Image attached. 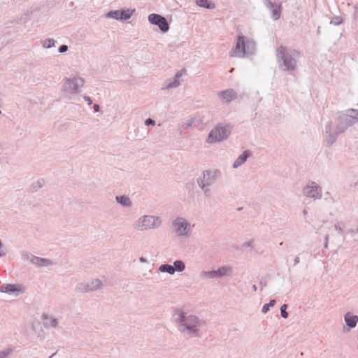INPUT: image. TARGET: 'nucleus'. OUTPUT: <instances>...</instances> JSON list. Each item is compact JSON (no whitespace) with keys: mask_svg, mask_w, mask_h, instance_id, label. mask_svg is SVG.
Instances as JSON below:
<instances>
[{"mask_svg":"<svg viewBox=\"0 0 358 358\" xmlns=\"http://www.w3.org/2000/svg\"><path fill=\"white\" fill-rule=\"evenodd\" d=\"M84 99L87 102L88 105H91L92 103V101L90 96H85Z\"/></svg>","mask_w":358,"mask_h":358,"instance_id":"c9c22d12","label":"nucleus"},{"mask_svg":"<svg viewBox=\"0 0 358 358\" xmlns=\"http://www.w3.org/2000/svg\"><path fill=\"white\" fill-rule=\"evenodd\" d=\"M357 340H358V335H357Z\"/></svg>","mask_w":358,"mask_h":358,"instance_id":"49530a36","label":"nucleus"},{"mask_svg":"<svg viewBox=\"0 0 358 358\" xmlns=\"http://www.w3.org/2000/svg\"><path fill=\"white\" fill-rule=\"evenodd\" d=\"M275 304V300L272 299L269 301L268 303H266L263 306L262 312L263 313H266L269 310V307H273Z\"/></svg>","mask_w":358,"mask_h":358,"instance_id":"c85d7f7f","label":"nucleus"},{"mask_svg":"<svg viewBox=\"0 0 358 358\" xmlns=\"http://www.w3.org/2000/svg\"><path fill=\"white\" fill-rule=\"evenodd\" d=\"M358 122V110L350 108L338 112L336 117L327 122L324 127V141L327 147H331L338 136L344 133L348 127Z\"/></svg>","mask_w":358,"mask_h":358,"instance_id":"f03ea898","label":"nucleus"},{"mask_svg":"<svg viewBox=\"0 0 358 358\" xmlns=\"http://www.w3.org/2000/svg\"><path fill=\"white\" fill-rule=\"evenodd\" d=\"M342 22L343 19L339 16L334 17L331 21V23L334 24V25H339Z\"/></svg>","mask_w":358,"mask_h":358,"instance_id":"473e14b6","label":"nucleus"},{"mask_svg":"<svg viewBox=\"0 0 358 358\" xmlns=\"http://www.w3.org/2000/svg\"><path fill=\"white\" fill-rule=\"evenodd\" d=\"M145 124L146 126H150V125H155V121L151 118H148L145 121Z\"/></svg>","mask_w":358,"mask_h":358,"instance_id":"f704fd0d","label":"nucleus"},{"mask_svg":"<svg viewBox=\"0 0 358 358\" xmlns=\"http://www.w3.org/2000/svg\"><path fill=\"white\" fill-rule=\"evenodd\" d=\"M302 194L307 198L319 200L322 197V189L316 182L309 180L303 187Z\"/></svg>","mask_w":358,"mask_h":358,"instance_id":"9d476101","label":"nucleus"},{"mask_svg":"<svg viewBox=\"0 0 358 358\" xmlns=\"http://www.w3.org/2000/svg\"><path fill=\"white\" fill-rule=\"evenodd\" d=\"M43 324L46 328L56 329L58 327L59 321L58 318L52 315L44 313L41 317Z\"/></svg>","mask_w":358,"mask_h":358,"instance_id":"a211bd4d","label":"nucleus"},{"mask_svg":"<svg viewBox=\"0 0 358 358\" xmlns=\"http://www.w3.org/2000/svg\"><path fill=\"white\" fill-rule=\"evenodd\" d=\"M219 99L222 103H230L237 98V93L234 89H227L217 92Z\"/></svg>","mask_w":358,"mask_h":358,"instance_id":"dca6fc26","label":"nucleus"},{"mask_svg":"<svg viewBox=\"0 0 358 358\" xmlns=\"http://www.w3.org/2000/svg\"><path fill=\"white\" fill-rule=\"evenodd\" d=\"M120 10H110L106 14V17L113 18V19L120 20Z\"/></svg>","mask_w":358,"mask_h":358,"instance_id":"cd10ccee","label":"nucleus"},{"mask_svg":"<svg viewBox=\"0 0 358 358\" xmlns=\"http://www.w3.org/2000/svg\"><path fill=\"white\" fill-rule=\"evenodd\" d=\"M163 220L158 215L145 214L140 216L134 223V228L138 232L155 230L161 227Z\"/></svg>","mask_w":358,"mask_h":358,"instance_id":"0eeeda50","label":"nucleus"},{"mask_svg":"<svg viewBox=\"0 0 358 358\" xmlns=\"http://www.w3.org/2000/svg\"><path fill=\"white\" fill-rule=\"evenodd\" d=\"M355 13H358V4L355 6Z\"/></svg>","mask_w":358,"mask_h":358,"instance_id":"37998d69","label":"nucleus"},{"mask_svg":"<svg viewBox=\"0 0 358 358\" xmlns=\"http://www.w3.org/2000/svg\"><path fill=\"white\" fill-rule=\"evenodd\" d=\"M41 46L44 49H50L55 46L56 41L51 38H48L41 42Z\"/></svg>","mask_w":358,"mask_h":358,"instance_id":"393cba45","label":"nucleus"},{"mask_svg":"<svg viewBox=\"0 0 358 358\" xmlns=\"http://www.w3.org/2000/svg\"><path fill=\"white\" fill-rule=\"evenodd\" d=\"M159 271L162 273H168L170 275H173L176 272V269L173 265L164 264L159 267Z\"/></svg>","mask_w":358,"mask_h":358,"instance_id":"b1692460","label":"nucleus"},{"mask_svg":"<svg viewBox=\"0 0 358 358\" xmlns=\"http://www.w3.org/2000/svg\"><path fill=\"white\" fill-rule=\"evenodd\" d=\"M250 152L248 150L244 151L241 155H239L233 164V168L237 169L243 165L250 157Z\"/></svg>","mask_w":358,"mask_h":358,"instance_id":"aec40b11","label":"nucleus"},{"mask_svg":"<svg viewBox=\"0 0 358 358\" xmlns=\"http://www.w3.org/2000/svg\"><path fill=\"white\" fill-rule=\"evenodd\" d=\"M172 232L178 238H188L193 232L194 224L183 216H176L171 221Z\"/></svg>","mask_w":358,"mask_h":358,"instance_id":"423d86ee","label":"nucleus"},{"mask_svg":"<svg viewBox=\"0 0 358 358\" xmlns=\"http://www.w3.org/2000/svg\"><path fill=\"white\" fill-rule=\"evenodd\" d=\"M251 245V243L250 242H246L244 243V246L245 247H249Z\"/></svg>","mask_w":358,"mask_h":358,"instance_id":"a19ab883","label":"nucleus"},{"mask_svg":"<svg viewBox=\"0 0 358 358\" xmlns=\"http://www.w3.org/2000/svg\"><path fill=\"white\" fill-rule=\"evenodd\" d=\"M299 53L296 50H287L280 45L276 49V57L280 67L284 71H294L298 66L297 57Z\"/></svg>","mask_w":358,"mask_h":358,"instance_id":"20e7f679","label":"nucleus"},{"mask_svg":"<svg viewBox=\"0 0 358 358\" xmlns=\"http://www.w3.org/2000/svg\"><path fill=\"white\" fill-rule=\"evenodd\" d=\"M172 319L178 332L184 337H200L207 326L205 319L192 311L179 308L173 310Z\"/></svg>","mask_w":358,"mask_h":358,"instance_id":"f257e3e1","label":"nucleus"},{"mask_svg":"<svg viewBox=\"0 0 358 358\" xmlns=\"http://www.w3.org/2000/svg\"><path fill=\"white\" fill-rule=\"evenodd\" d=\"M264 5L271 11V17L274 20L280 19L281 15V3H273L271 0H263Z\"/></svg>","mask_w":358,"mask_h":358,"instance_id":"f3484780","label":"nucleus"},{"mask_svg":"<svg viewBox=\"0 0 358 358\" xmlns=\"http://www.w3.org/2000/svg\"><path fill=\"white\" fill-rule=\"evenodd\" d=\"M232 126L227 123H220L214 127L208 134L206 142L215 143L226 140L230 135Z\"/></svg>","mask_w":358,"mask_h":358,"instance_id":"6e6552de","label":"nucleus"},{"mask_svg":"<svg viewBox=\"0 0 358 358\" xmlns=\"http://www.w3.org/2000/svg\"><path fill=\"white\" fill-rule=\"evenodd\" d=\"M357 349L358 350V345H357Z\"/></svg>","mask_w":358,"mask_h":358,"instance_id":"a18cd8bd","label":"nucleus"},{"mask_svg":"<svg viewBox=\"0 0 358 358\" xmlns=\"http://www.w3.org/2000/svg\"><path fill=\"white\" fill-rule=\"evenodd\" d=\"M173 266L177 272H182L186 268L185 262L182 260H176Z\"/></svg>","mask_w":358,"mask_h":358,"instance_id":"bb28decb","label":"nucleus"},{"mask_svg":"<svg viewBox=\"0 0 358 358\" xmlns=\"http://www.w3.org/2000/svg\"><path fill=\"white\" fill-rule=\"evenodd\" d=\"M220 176L221 171L218 169H208L196 178V183L206 196L210 195V187L215 184Z\"/></svg>","mask_w":358,"mask_h":358,"instance_id":"39448f33","label":"nucleus"},{"mask_svg":"<svg viewBox=\"0 0 358 358\" xmlns=\"http://www.w3.org/2000/svg\"><path fill=\"white\" fill-rule=\"evenodd\" d=\"M344 320L346 325L350 329L355 328L358 323V316L351 312H348L344 315Z\"/></svg>","mask_w":358,"mask_h":358,"instance_id":"6ab92c4d","label":"nucleus"},{"mask_svg":"<svg viewBox=\"0 0 358 358\" xmlns=\"http://www.w3.org/2000/svg\"><path fill=\"white\" fill-rule=\"evenodd\" d=\"M299 260H300V259H299V257L298 256H297V257H296L294 258V266H296V264H299Z\"/></svg>","mask_w":358,"mask_h":358,"instance_id":"ea45409f","label":"nucleus"},{"mask_svg":"<svg viewBox=\"0 0 358 358\" xmlns=\"http://www.w3.org/2000/svg\"><path fill=\"white\" fill-rule=\"evenodd\" d=\"M93 108L95 112H98L100 110V106L98 104H94Z\"/></svg>","mask_w":358,"mask_h":358,"instance_id":"4c0bfd02","label":"nucleus"},{"mask_svg":"<svg viewBox=\"0 0 358 358\" xmlns=\"http://www.w3.org/2000/svg\"><path fill=\"white\" fill-rule=\"evenodd\" d=\"M303 214L304 216H306L308 215V210L306 209H304L303 210Z\"/></svg>","mask_w":358,"mask_h":358,"instance_id":"79ce46f5","label":"nucleus"},{"mask_svg":"<svg viewBox=\"0 0 358 358\" xmlns=\"http://www.w3.org/2000/svg\"><path fill=\"white\" fill-rule=\"evenodd\" d=\"M115 201L123 207L131 208L132 206V201L127 195H117L115 196Z\"/></svg>","mask_w":358,"mask_h":358,"instance_id":"412c9836","label":"nucleus"},{"mask_svg":"<svg viewBox=\"0 0 358 358\" xmlns=\"http://www.w3.org/2000/svg\"><path fill=\"white\" fill-rule=\"evenodd\" d=\"M69 49V47L67 45H62L59 48V53H64L66 52Z\"/></svg>","mask_w":358,"mask_h":358,"instance_id":"72a5a7b5","label":"nucleus"},{"mask_svg":"<svg viewBox=\"0 0 358 358\" xmlns=\"http://www.w3.org/2000/svg\"><path fill=\"white\" fill-rule=\"evenodd\" d=\"M197 6L203 7L208 9L215 8V4L208 1V0H195Z\"/></svg>","mask_w":358,"mask_h":358,"instance_id":"a878e982","label":"nucleus"},{"mask_svg":"<svg viewBox=\"0 0 358 358\" xmlns=\"http://www.w3.org/2000/svg\"><path fill=\"white\" fill-rule=\"evenodd\" d=\"M12 353L13 350L10 348L1 350L0 351V358H9Z\"/></svg>","mask_w":358,"mask_h":358,"instance_id":"c756f323","label":"nucleus"},{"mask_svg":"<svg viewBox=\"0 0 358 358\" xmlns=\"http://www.w3.org/2000/svg\"><path fill=\"white\" fill-rule=\"evenodd\" d=\"M26 287L22 284H3L0 287V292L9 295L18 296L25 293Z\"/></svg>","mask_w":358,"mask_h":358,"instance_id":"ddd939ff","label":"nucleus"},{"mask_svg":"<svg viewBox=\"0 0 358 358\" xmlns=\"http://www.w3.org/2000/svg\"><path fill=\"white\" fill-rule=\"evenodd\" d=\"M257 43L250 37L238 35L235 39V45L229 51L231 57L244 58L256 52Z\"/></svg>","mask_w":358,"mask_h":358,"instance_id":"7ed1b4c3","label":"nucleus"},{"mask_svg":"<svg viewBox=\"0 0 358 358\" xmlns=\"http://www.w3.org/2000/svg\"><path fill=\"white\" fill-rule=\"evenodd\" d=\"M335 229L340 233H342L345 228V224L343 222H338L335 224Z\"/></svg>","mask_w":358,"mask_h":358,"instance_id":"7c9ffc66","label":"nucleus"},{"mask_svg":"<svg viewBox=\"0 0 358 358\" xmlns=\"http://www.w3.org/2000/svg\"><path fill=\"white\" fill-rule=\"evenodd\" d=\"M148 20L150 24L157 26L163 33L167 32L169 29V24L167 20L159 14H150L148 17Z\"/></svg>","mask_w":358,"mask_h":358,"instance_id":"4468645a","label":"nucleus"},{"mask_svg":"<svg viewBox=\"0 0 358 358\" xmlns=\"http://www.w3.org/2000/svg\"><path fill=\"white\" fill-rule=\"evenodd\" d=\"M252 289H254V291H256L257 289V286L255 285H254L252 286Z\"/></svg>","mask_w":358,"mask_h":358,"instance_id":"c03bdc74","label":"nucleus"},{"mask_svg":"<svg viewBox=\"0 0 358 358\" xmlns=\"http://www.w3.org/2000/svg\"><path fill=\"white\" fill-rule=\"evenodd\" d=\"M328 239H329V236H328V235H327V236H325V241H324V247L325 248H328Z\"/></svg>","mask_w":358,"mask_h":358,"instance_id":"e433bc0d","label":"nucleus"},{"mask_svg":"<svg viewBox=\"0 0 358 358\" xmlns=\"http://www.w3.org/2000/svg\"><path fill=\"white\" fill-rule=\"evenodd\" d=\"M102 287V281L99 278H93L86 282H79L76 285V289L81 293L95 292Z\"/></svg>","mask_w":358,"mask_h":358,"instance_id":"f8f14e48","label":"nucleus"},{"mask_svg":"<svg viewBox=\"0 0 358 358\" xmlns=\"http://www.w3.org/2000/svg\"><path fill=\"white\" fill-rule=\"evenodd\" d=\"M287 307H288V306L287 304H283L280 308L281 316L283 318L288 317V313L286 311Z\"/></svg>","mask_w":358,"mask_h":358,"instance_id":"2f4dec72","label":"nucleus"},{"mask_svg":"<svg viewBox=\"0 0 358 358\" xmlns=\"http://www.w3.org/2000/svg\"><path fill=\"white\" fill-rule=\"evenodd\" d=\"M30 262L33 264L38 266H47L51 264V261L41 257H34L33 256L30 259Z\"/></svg>","mask_w":358,"mask_h":358,"instance_id":"4be33fe9","label":"nucleus"},{"mask_svg":"<svg viewBox=\"0 0 358 358\" xmlns=\"http://www.w3.org/2000/svg\"><path fill=\"white\" fill-rule=\"evenodd\" d=\"M234 273V268L231 266H222L216 270L213 271H203L201 272V275L203 278L208 279H218L224 277H229L232 275Z\"/></svg>","mask_w":358,"mask_h":358,"instance_id":"9b49d317","label":"nucleus"},{"mask_svg":"<svg viewBox=\"0 0 358 358\" xmlns=\"http://www.w3.org/2000/svg\"><path fill=\"white\" fill-rule=\"evenodd\" d=\"M84 85L85 79L78 75L65 78L62 91L66 95H76L81 92Z\"/></svg>","mask_w":358,"mask_h":358,"instance_id":"1a4fd4ad","label":"nucleus"},{"mask_svg":"<svg viewBox=\"0 0 358 358\" xmlns=\"http://www.w3.org/2000/svg\"><path fill=\"white\" fill-rule=\"evenodd\" d=\"M139 261H140V262H141V263H147V262H148L147 259H146V258H145L144 257H141L139 258Z\"/></svg>","mask_w":358,"mask_h":358,"instance_id":"58836bf2","label":"nucleus"},{"mask_svg":"<svg viewBox=\"0 0 358 358\" xmlns=\"http://www.w3.org/2000/svg\"><path fill=\"white\" fill-rule=\"evenodd\" d=\"M182 76V71H179L176 73L173 78L164 80L161 88L162 90H169L179 87L180 85V78Z\"/></svg>","mask_w":358,"mask_h":358,"instance_id":"2eb2a0df","label":"nucleus"},{"mask_svg":"<svg viewBox=\"0 0 358 358\" xmlns=\"http://www.w3.org/2000/svg\"><path fill=\"white\" fill-rule=\"evenodd\" d=\"M136 11L135 9H129L125 8L120 10V20H129L133 15V13Z\"/></svg>","mask_w":358,"mask_h":358,"instance_id":"5701e85b","label":"nucleus"}]
</instances>
